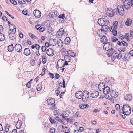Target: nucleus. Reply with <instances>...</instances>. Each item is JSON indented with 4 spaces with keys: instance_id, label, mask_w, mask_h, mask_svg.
<instances>
[{
    "instance_id": "52",
    "label": "nucleus",
    "mask_w": 133,
    "mask_h": 133,
    "mask_svg": "<svg viewBox=\"0 0 133 133\" xmlns=\"http://www.w3.org/2000/svg\"><path fill=\"white\" fill-rule=\"evenodd\" d=\"M46 70L45 68L43 67V68L42 69V73L41 74H40V75L42 76L44 74H45V70Z\"/></svg>"
},
{
    "instance_id": "54",
    "label": "nucleus",
    "mask_w": 133,
    "mask_h": 133,
    "mask_svg": "<svg viewBox=\"0 0 133 133\" xmlns=\"http://www.w3.org/2000/svg\"><path fill=\"white\" fill-rule=\"evenodd\" d=\"M11 3L13 4L14 5H16L17 4V3L16 1L15 0H10Z\"/></svg>"
},
{
    "instance_id": "4",
    "label": "nucleus",
    "mask_w": 133,
    "mask_h": 133,
    "mask_svg": "<svg viewBox=\"0 0 133 133\" xmlns=\"http://www.w3.org/2000/svg\"><path fill=\"white\" fill-rule=\"evenodd\" d=\"M124 6L127 9H129L131 6L130 0H124Z\"/></svg>"
},
{
    "instance_id": "28",
    "label": "nucleus",
    "mask_w": 133,
    "mask_h": 133,
    "mask_svg": "<svg viewBox=\"0 0 133 133\" xmlns=\"http://www.w3.org/2000/svg\"><path fill=\"white\" fill-rule=\"evenodd\" d=\"M62 129L63 132H65H65H70L68 128L67 127L64 126H62Z\"/></svg>"
},
{
    "instance_id": "30",
    "label": "nucleus",
    "mask_w": 133,
    "mask_h": 133,
    "mask_svg": "<svg viewBox=\"0 0 133 133\" xmlns=\"http://www.w3.org/2000/svg\"><path fill=\"white\" fill-rule=\"evenodd\" d=\"M5 39V37L4 34L0 32V41H3Z\"/></svg>"
},
{
    "instance_id": "21",
    "label": "nucleus",
    "mask_w": 133,
    "mask_h": 133,
    "mask_svg": "<svg viewBox=\"0 0 133 133\" xmlns=\"http://www.w3.org/2000/svg\"><path fill=\"white\" fill-rule=\"evenodd\" d=\"M9 30L10 31L12 32H15L16 31L15 26L12 24L10 25L9 27Z\"/></svg>"
},
{
    "instance_id": "35",
    "label": "nucleus",
    "mask_w": 133,
    "mask_h": 133,
    "mask_svg": "<svg viewBox=\"0 0 133 133\" xmlns=\"http://www.w3.org/2000/svg\"><path fill=\"white\" fill-rule=\"evenodd\" d=\"M108 24H106L105 25H103V27L102 26V28L103 29V31H104L105 32H106L107 31V30L108 29L109 27L107 26Z\"/></svg>"
},
{
    "instance_id": "16",
    "label": "nucleus",
    "mask_w": 133,
    "mask_h": 133,
    "mask_svg": "<svg viewBox=\"0 0 133 133\" xmlns=\"http://www.w3.org/2000/svg\"><path fill=\"white\" fill-rule=\"evenodd\" d=\"M99 92L97 91H95L92 92L91 94V96L93 98H96L99 95Z\"/></svg>"
},
{
    "instance_id": "1",
    "label": "nucleus",
    "mask_w": 133,
    "mask_h": 133,
    "mask_svg": "<svg viewBox=\"0 0 133 133\" xmlns=\"http://www.w3.org/2000/svg\"><path fill=\"white\" fill-rule=\"evenodd\" d=\"M114 12H116V14H119L121 15H123L124 14V8L122 5H119L118 6L117 9L114 10Z\"/></svg>"
},
{
    "instance_id": "39",
    "label": "nucleus",
    "mask_w": 133,
    "mask_h": 133,
    "mask_svg": "<svg viewBox=\"0 0 133 133\" xmlns=\"http://www.w3.org/2000/svg\"><path fill=\"white\" fill-rule=\"evenodd\" d=\"M9 126L7 124L5 127V131H3L4 132H8L9 130Z\"/></svg>"
},
{
    "instance_id": "12",
    "label": "nucleus",
    "mask_w": 133,
    "mask_h": 133,
    "mask_svg": "<svg viewBox=\"0 0 133 133\" xmlns=\"http://www.w3.org/2000/svg\"><path fill=\"white\" fill-rule=\"evenodd\" d=\"M83 93V92L81 91L76 92L75 94L76 97L78 99H81L82 97Z\"/></svg>"
},
{
    "instance_id": "62",
    "label": "nucleus",
    "mask_w": 133,
    "mask_h": 133,
    "mask_svg": "<svg viewBox=\"0 0 133 133\" xmlns=\"http://www.w3.org/2000/svg\"><path fill=\"white\" fill-rule=\"evenodd\" d=\"M49 74L50 75V77H51L52 79H53L54 78V74L53 73L49 72Z\"/></svg>"
},
{
    "instance_id": "46",
    "label": "nucleus",
    "mask_w": 133,
    "mask_h": 133,
    "mask_svg": "<svg viewBox=\"0 0 133 133\" xmlns=\"http://www.w3.org/2000/svg\"><path fill=\"white\" fill-rule=\"evenodd\" d=\"M114 10L112 11H111L109 12V15L110 17H112L113 16L115 12H114Z\"/></svg>"
},
{
    "instance_id": "56",
    "label": "nucleus",
    "mask_w": 133,
    "mask_h": 133,
    "mask_svg": "<svg viewBox=\"0 0 133 133\" xmlns=\"http://www.w3.org/2000/svg\"><path fill=\"white\" fill-rule=\"evenodd\" d=\"M60 91L59 89H57L55 91V92L57 95V96H58L59 95V94L60 93Z\"/></svg>"
},
{
    "instance_id": "27",
    "label": "nucleus",
    "mask_w": 133,
    "mask_h": 133,
    "mask_svg": "<svg viewBox=\"0 0 133 133\" xmlns=\"http://www.w3.org/2000/svg\"><path fill=\"white\" fill-rule=\"evenodd\" d=\"M64 58L65 60H66L68 62H70L71 60V57L69 55H65L64 56Z\"/></svg>"
},
{
    "instance_id": "32",
    "label": "nucleus",
    "mask_w": 133,
    "mask_h": 133,
    "mask_svg": "<svg viewBox=\"0 0 133 133\" xmlns=\"http://www.w3.org/2000/svg\"><path fill=\"white\" fill-rule=\"evenodd\" d=\"M14 47L13 44H11L8 47V50L9 52H12L13 50Z\"/></svg>"
},
{
    "instance_id": "53",
    "label": "nucleus",
    "mask_w": 133,
    "mask_h": 133,
    "mask_svg": "<svg viewBox=\"0 0 133 133\" xmlns=\"http://www.w3.org/2000/svg\"><path fill=\"white\" fill-rule=\"evenodd\" d=\"M46 48L45 46H43L41 47V49L42 52H44L46 50Z\"/></svg>"
},
{
    "instance_id": "42",
    "label": "nucleus",
    "mask_w": 133,
    "mask_h": 133,
    "mask_svg": "<svg viewBox=\"0 0 133 133\" xmlns=\"http://www.w3.org/2000/svg\"><path fill=\"white\" fill-rule=\"evenodd\" d=\"M58 88H57V89L60 90L61 89L62 87V83L60 82H58V84L57 85Z\"/></svg>"
},
{
    "instance_id": "41",
    "label": "nucleus",
    "mask_w": 133,
    "mask_h": 133,
    "mask_svg": "<svg viewBox=\"0 0 133 133\" xmlns=\"http://www.w3.org/2000/svg\"><path fill=\"white\" fill-rule=\"evenodd\" d=\"M114 55H112V57L111 60L112 61H114L115 58L116 57L117 55V52L114 53Z\"/></svg>"
},
{
    "instance_id": "29",
    "label": "nucleus",
    "mask_w": 133,
    "mask_h": 133,
    "mask_svg": "<svg viewBox=\"0 0 133 133\" xmlns=\"http://www.w3.org/2000/svg\"><path fill=\"white\" fill-rule=\"evenodd\" d=\"M70 41L71 39L70 37H67L65 38V43L66 44H69L70 43Z\"/></svg>"
},
{
    "instance_id": "61",
    "label": "nucleus",
    "mask_w": 133,
    "mask_h": 133,
    "mask_svg": "<svg viewBox=\"0 0 133 133\" xmlns=\"http://www.w3.org/2000/svg\"><path fill=\"white\" fill-rule=\"evenodd\" d=\"M99 85L102 87H104L105 86V84L103 82H100V83L99 84Z\"/></svg>"
},
{
    "instance_id": "31",
    "label": "nucleus",
    "mask_w": 133,
    "mask_h": 133,
    "mask_svg": "<svg viewBox=\"0 0 133 133\" xmlns=\"http://www.w3.org/2000/svg\"><path fill=\"white\" fill-rule=\"evenodd\" d=\"M21 121H19V120L17 122V123L16 124V127L17 129H19L21 127Z\"/></svg>"
},
{
    "instance_id": "24",
    "label": "nucleus",
    "mask_w": 133,
    "mask_h": 133,
    "mask_svg": "<svg viewBox=\"0 0 133 133\" xmlns=\"http://www.w3.org/2000/svg\"><path fill=\"white\" fill-rule=\"evenodd\" d=\"M24 54L26 56H28L31 54L30 50L28 48H26L24 49Z\"/></svg>"
},
{
    "instance_id": "37",
    "label": "nucleus",
    "mask_w": 133,
    "mask_h": 133,
    "mask_svg": "<svg viewBox=\"0 0 133 133\" xmlns=\"http://www.w3.org/2000/svg\"><path fill=\"white\" fill-rule=\"evenodd\" d=\"M128 109H129V108L127 107V106H125V105L124 104L122 108V112H124L125 111H128V110H129Z\"/></svg>"
},
{
    "instance_id": "11",
    "label": "nucleus",
    "mask_w": 133,
    "mask_h": 133,
    "mask_svg": "<svg viewBox=\"0 0 133 133\" xmlns=\"http://www.w3.org/2000/svg\"><path fill=\"white\" fill-rule=\"evenodd\" d=\"M15 49L17 52H20L22 49L21 45L19 44H16L15 46Z\"/></svg>"
},
{
    "instance_id": "34",
    "label": "nucleus",
    "mask_w": 133,
    "mask_h": 133,
    "mask_svg": "<svg viewBox=\"0 0 133 133\" xmlns=\"http://www.w3.org/2000/svg\"><path fill=\"white\" fill-rule=\"evenodd\" d=\"M113 25L114 26L113 28H114L115 29H117L118 28V21H116L114 22L113 23Z\"/></svg>"
},
{
    "instance_id": "45",
    "label": "nucleus",
    "mask_w": 133,
    "mask_h": 133,
    "mask_svg": "<svg viewBox=\"0 0 133 133\" xmlns=\"http://www.w3.org/2000/svg\"><path fill=\"white\" fill-rule=\"evenodd\" d=\"M56 119L58 120L59 121L61 122L63 124H64V121L63 120H62L59 117H57L56 118Z\"/></svg>"
},
{
    "instance_id": "51",
    "label": "nucleus",
    "mask_w": 133,
    "mask_h": 133,
    "mask_svg": "<svg viewBox=\"0 0 133 133\" xmlns=\"http://www.w3.org/2000/svg\"><path fill=\"white\" fill-rule=\"evenodd\" d=\"M55 79H58L60 77V76L59 74L58 73H56L55 74Z\"/></svg>"
},
{
    "instance_id": "38",
    "label": "nucleus",
    "mask_w": 133,
    "mask_h": 133,
    "mask_svg": "<svg viewBox=\"0 0 133 133\" xmlns=\"http://www.w3.org/2000/svg\"><path fill=\"white\" fill-rule=\"evenodd\" d=\"M89 105L87 104H82L81 106L80 105V108L81 109H83L85 108H88Z\"/></svg>"
},
{
    "instance_id": "57",
    "label": "nucleus",
    "mask_w": 133,
    "mask_h": 133,
    "mask_svg": "<svg viewBox=\"0 0 133 133\" xmlns=\"http://www.w3.org/2000/svg\"><path fill=\"white\" fill-rule=\"evenodd\" d=\"M35 47L36 48V49L38 50H39L40 48L39 45L37 44H35Z\"/></svg>"
},
{
    "instance_id": "49",
    "label": "nucleus",
    "mask_w": 133,
    "mask_h": 133,
    "mask_svg": "<svg viewBox=\"0 0 133 133\" xmlns=\"http://www.w3.org/2000/svg\"><path fill=\"white\" fill-rule=\"evenodd\" d=\"M50 130V132L51 133H55V130L54 128L52 127L51 128Z\"/></svg>"
},
{
    "instance_id": "43",
    "label": "nucleus",
    "mask_w": 133,
    "mask_h": 133,
    "mask_svg": "<svg viewBox=\"0 0 133 133\" xmlns=\"http://www.w3.org/2000/svg\"><path fill=\"white\" fill-rule=\"evenodd\" d=\"M121 43L122 44L123 46H128V44L123 40L122 41H121Z\"/></svg>"
},
{
    "instance_id": "10",
    "label": "nucleus",
    "mask_w": 133,
    "mask_h": 133,
    "mask_svg": "<svg viewBox=\"0 0 133 133\" xmlns=\"http://www.w3.org/2000/svg\"><path fill=\"white\" fill-rule=\"evenodd\" d=\"M64 61L63 60H59L57 62V66L60 68H62L65 66L64 64Z\"/></svg>"
},
{
    "instance_id": "55",
    "label": "nucleus",
    "mask_w": 133,
    "mask_h": 133,
    "mask_svg": "<svg viewBox=\"0 0 133 133\" xmlns=\"http://www.w3.org/2000/svg\"><path fill=\"white\" fill-rule=\"evenodd\" d=\"M126 50L125 48H121L119 50V51L120 52H124Z\"/></svg>"
},
{
    "instance_id": "60",
    "label": "nucleus",
    "mask_w": 133,
    "mask_h": 133,
    "mask_svg": "<svg viewBox=\"0 0 133 133\" xmlns=\"http://www.w3.org/2000/svg\"><path fill=\"white\" fill-rule=\"evenodd\" d=\"M44 30V28L43 27L40 28H39V31L41 32H42Z\"/></svg>"
},
{
    "instance_id": "26",
    "label": "nucleus",
    "mask_w": 133,
    "mask_h": 133,
    "mask_svg": "<svg viewBox=\"0 0 133 133\" xmlns=\"http://www.w3.org/2000/svg\"><path fill=\"white\" fill-rule=\"evenodd\" d=\"M132 22V20L129 18H128L125 23V24L128 26H129L131 24Z\"/></svg>"
},
{
    "instance_id": "40",
    "label": "nucleus",
    "mask_w": 133,
    "mask_h": 133,
    "mask_svg": "<svg viewBox=\"0 0 133 133\" xmlns=\"http://www.w3.org/2000/svg\"><path fill=\"white\" fill-rule=\"evenodd\" d=\"M64 14H61L58 17L62 19H63V20H64V19H66V18L64 16Z\"/></svg>"
},
{
    "instance_id": "58",
    "label": "nucleus",
    "mask_w": 133,
    "mask_h": 133,
    "mask_svg": "<svg viewBox=\"0 0 133 133\" xmlns=\"http://www.w3.org/2000/svg\"><path fill=\"white\" fill-rule=\"evenodd\" d=\"M115 107L117 110H119L120 109V105L119 104H117L115 105Z\"/></svg>"
},
{
    "instance_id": "36",
    "label": "nucleus",
    "mask_w": 133,
    "mask_h": 133,
    "mask_svg": "<svg viewBox=\"0 0 133 133\" xmlns=\"http://www.w3.org/2000/svg\"><path fill=\"white\" fill-rule=\"evenodd\" d=\"M68 54L72 57L75 56V54L72 52V50H69L67 51Z\"/></svg>"
},
{
    "instance_id": "44",
    "label": "nucleus",
    "mask_w": 133,
    "mask_h": 133,
    "mask_svg": "<svg viewBox=\"0 0 133 133\" xmlns=\"http://www.w3.org/2000/svg\"><path fill=\"white\" fill-rule=\"evenodd\" d=\"M42 86L41 84H38L37 87V89L38 91H39L41 89Z\"/></svg>"
},
{
    "instance_id": "59",
    "label": "nucleus",
    "mask_w": 133,
    "mask_h": 133,
    "mask_svg": "<svg viewBox=\"0 0 133 133\" xmlns=\"http://www.w3.org/2000/svg\"><path fill=\"white\" fill-rule=\"evenodd\" d=\"M114 38H112V41L113 42H116L118 40V39L117 38L114 37Z\"/></svg>"
},
{
    "instance_id": "9",
    "label": "nucleus",
    "mask_w": 133,
    "mask_h": 133,
    "mask_svg": "<svg viewBox=\"0 0 133 133\" xmlns=\"http://www.w3.org/2000/svg\"><path fill=\"white\" fill-rule=\"evenodd\" d=\"M46 54L48 56L52 57L54 55V50L52 48H49L46 50Z\"/></svg>"
},
{
    "instance_id": "5",
    "label": "nucleus",
    "mask_w": 133,
    "mask_h": 133,
    "mask_svg": "<svg viewBox=\"0 0 133 133\" xmlns=\"http://www.w3.org/2000/svg\"><path fill=\"white\" fill-rule=\"evenodd\" d=\"M121 109L120 110V115L123 119H125V115H130L131 112V110H129V111L124 112H121Z\"/></svg>"
},
{
    "instance_id": "15",
    "label": "nucleus",
    "mask_w": 133,
    "mask_h": 133,
    "mask_svg": "<svg viewBox=\"0 0 133 133\" xmlns=\"http://www.w3.org/2000/svg\"><path fill=\"white\" fill-rule=\"evenodd\" d=\"M15 32H11L9 34V36L10 39L11 40H14L16 38V36L15 34Z\"/></svg>"
},
{
    "instance_id": "3",
    "label": "nucleus",
    "mask_w": 133,
    "mask_h": 133,
    "mask_svg": "<svg viewBox=\"0 0 133 133\" xmlns=\"http://www.w3.org/2000/svg\"><path fill=\"white\" fill-rule=\"evenodd\" d=\"M109 21L103 18H101L99 19L98 21V24L100 26H103L106 24L108 23H109Z\"/></svg>"
},
{
    "instance_id": "48",
    "label": "nucleus",
    "mask_w": 133,
    "mask_h": 133,
    "mask_svg": "<svg viewBox=\"0 0 133 133\" xmlns=\"http://www.w3.org/2000/svg\"><path fill=\"white\" fill-rule=\"evenodd\" d=\"M122 57V54L121 52H120L119 53L118 56L117 57V59H119L121 58Z\"/></svg>"
},
{
    "instance_id": "18",
    "label": "nucleus",
    "mask_w": 133,
    "mask_h": 133,
    "mask_svg": "<svg viewBox=\"0 0 133 133\" xmlns=\"http://www.w3.org/2000/svg\"><path fill=\"white\" fill-rule=\"evenodd\" d=\"M108 39L107 37L104 36H103L101 39V42L105 44L107 42Z\"/></svg>"
},
{
    "instance_id": "6",
    "label": "nucleus",
    "mask_w": 133,
    "mask_h": 133,
    "mask_svg": "<svg viewBox=\"0 0 133 133\" xmlns=\"http://www.w3.org/2000/svg\"><path fill=\"white\" fill-rule=\"evenodd\" d=\"M112 43L110 42H107L103 45L104 50H108L112 48Z\"/></svg>"
},
{
    "instance_id": "17",
    "label": "nucleus",
    "mask_w": 133,
    "mask_h": 133,
    "mask_svg": "<svg viewBox=\"0 0 133 133\" xmlns=\"http://www.w3.org/2000/svg\"><path fill=\"white\" fill-rule=\"evenodd\" d=\"M55 103V100H54V99H48L47 100V103H48V105H53L52 108H53L55 105L54 104Z\"/></svg>"
},
{
    "instance_id": "7",
    "label": "nucleus",
    "mask_w": 133,
    "mask_h": 133,
    "mask_svg": "<svg viewBox=\"0 0 133 133\" xmlns=\"http://www.w3.org/2000/svg\"><path fill=\"white\" fill-rule=\"evenodd\" d=\"M58 15V13L56 10L51 11L49 14V16L50 17H56Z\"/></svg>"
},
{
    "instance_id": "63",
    "label": "nucleus",
    "mask_w": 133,
    "mask_h": 133,
    "mask_svg": "<svg viewBox=\"0 0 133 133\" xmlns=\"http://www.w3.org/2000/svg\"><path fill=\"white\" fill-rule=\"evenodd\" d=\"M50 45H51V44H50L49 43L47 42H46V43L45 44V45L46 47H49Z\"/></svg>"
},
{
    "instance_id": "47",
    "label": "nucleus",
    "mask_w": 133,
    "mask_h": 133,
    "mask_svg": "<svg viewBox=\"0 0 133 133\" xmlns=\"http://www.w3.org/2000/svg\"><path fill=\"white\" fill-rule=\"evenodd\" d=\"M26 0H18V3L21 4H25Z\"/></svg>"
},
{
    "instance_id": "50",
    "label": "nucleus",
    "mask_w": 133,
    "mask_h": 133,
    "mask_svg": "<svg viewBox=\"0 0 133 133\" xmlns=\"http://www.w3.org/2000/svg\"><path fill=\"white\" fill-rule=\"evenodd\" d=\"M49 120L51 124L55 123L56 122L55 120L53 119L51 117L50 118Z\"/></svg>"
},
{
    "instance_id": "22",
    "label": "nucleus",
    "mask_w": 133,
    "mask_h": 133,
    "mask_svg": "<svg viewBox=\"0 0 133 133\" xmlns=\"http://www.w3.org/2000/svg\"><path fill=\"white\" fill-rule=\"evenodd\" d=\"M118 93L115 91L112 90V92L111 91V95L112 97L116 98L118 96Z\"/></svg>"
},
{
    "instance_id": "25",
    "label": "nucleus",
    "mask_w": 133,
    "mask_h": 133,
    "mask_svg": "<svg viewBox=\"0 0 133 133\" xmlns=\"http://www.w3.org/2000/svg\"><path fill=\"white\" fill-rule=\"evenodd\" d=\"M125 99L126 100L131 101L132 98V96L130 94L126 95L124 96Z\"/></svg>"
},
{
    "instance_id": "2",
    "label": "nucleus",
    "mask_w": 133,
    "mask_h": 133,
    "mask_svg": "<svg viewBox=\"0 0 133 133\" xmlns=\"http://www.w3.org/2000/svg\"><path fill=\"white\" fill-rule=\"evenodd\" d=\"M89 92L87 90H84L83 92L82 95V100L85 102L87 101L89 98Z\"/></svg>"
},
{
    "instance_id": "33",
    "label": "nucleus",
    "mask_w": 133,
    "mask_h": 133,
    "mask_svg": "<svg viewBox=\"0 0 133 133\" xmlns=\"http://www.w3.org/2000/svg\"><path fill=\"white\" fill-rule=\"evenodd\" d=\"M46 56H43L42 57V62L43 64H45L47 60Z\"/></svg>"
},
{
    "instance_id": "19",
    "label": "nucleus",
    "mask_w": 133,
    "mask_h": 133,
    "mask_svg": "<svg viewBox=\"0 0 133 133\" xmlns=\"http://www.w3.org/2000/svg\"><path fill=\"white\" fill-rule=\"evenodd\" d=\"M103 93L105 94H108L110 91V89L108 86H106L103 88Z\"/></svg>"
},
{
    "instance_id": "64",
    "label": "nucleus",
    "mask_w": 133,
    "mask_h": 133,
    "mask_svg": "<svg viewBox=\"0 0 133 133\" xmlns=\"http://www.w3.org/2000/svg\"><path fill=\"white\" fill-rule=\"evenodd\" d=\"M130 37H133V31L132 30H130Z\"/></svg>"
},
{
    "instance_id": "8",
    "label": "nucleus",
    "mask_w": 133,
    "mask_h": 133,
    "mask_svg": "<svg viewBox=\"0 0 133 133\" xmlns=\"http://www.w3.org/2000/svg\"><path fill=\"white\" fill-rule=\"evenodd\" d=\"M108 51L107 52V54L109 57H110L112 56L114 53H115L117 52L115 51V50L112 48H111L108 50H107Z\"/></svg>"
},
{
    "instance_id": "23",
    "label": "nucleus",
    "mask_w": 133,
    "mask_h": 133,
    "mask_svg": "<svg viewBox=\"0 0 133 133\" xmlns=\"http://www.w3.org/2000/svg\"><path fill=\"white\" fill-rule=\"evenodd\" d=\"M130 56V55L129 53L127 52L125 54L124 57L123 58V60L125 61H126V60H128L129 59Z\"/></svg>"
},
{
    "instance_id": "13",
    "label": "nucleus",
    "mask_w": 133,
    "mask_h": 133,
    "mask_svg": "<svg viewBox=\"0 0 133 133\" xmlns=\"http://www.w3.org/2000/svg\"><path fill=\"white\" fill-rule=\"evenodd\" d=\"M64 34V29L63 28H61L58 31L56 34L57 36L59 37H61Z\"/></svg>"
},
{
    "instance_id": "20",
    "label": "nucleus",
    "mask_w": 133,
    "mask_h": 133,
    "mask_svg": "<svg viewBox=\"0 0 133 133\" xmlns=\"http://www.w3.org/2000/svg\"><path fill=\"white\" fill-rule=\"evenodd\" d=\"M110 31L112 33L113 35L114 36H116L117 35V31L112 26H110Z\"/></svg>"
},
{
    "instance_id": "14",
    "label": "nucleus",
    "mask_w": 133,
    "mask_h": 133,
    "mask_svg": "<svg viewBox=\"0 0 133 133\" xmlns=\"http://www.w3.org/2000/svg\"><path fill=\"white\" fill-rule=\"evenodd\" d=\"M34 15L36 17L39 18L41 16L40 12L38 10H35L34 11Z\"/></svg>"
}]
</instances>
